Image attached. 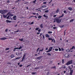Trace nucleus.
Listing matches in <instances>:
<instances>
[{
	"instance_id": "4d7b16f0",
	"label": "nucleus",
	"mask_w": 75,
	"mask_h": 75,
	"mask_svg": "<svg viewBox=\"0 0 75 75\" xmlns=\"http://www.w3.org/2000/svg\"><path fill=\"white\" fill-rule=\"evenodd\" d=\"M61 51H64V49L63 48H61Z\"/></svg>"
},
{
	"instance_id": "473e14b6",
	"label": "nucleus",
	"mask_w": 75,
	"mask_h": 75,
	"mask_svg": "<svg viewBox=\"0 0 75 75\" xmlns=\"http://www.w3.org/2000/svg\"><path fill=\"white\" fill-rule=\"evenodd\" d=\"M19 40L20 41H23V38H22V39H19Z\"/></svg>"
},
{
	"instance_id": "f8f14e48",
	"label": "nucleus",
	"mask_w": 75,
	"mask_h": 75,
	"mask_svg": "<svg viewBox=\"0 0 75 75\" xmlns=\"http://www.w3.org/2000/svg\"><path fill=\"white\" fill-rule=\"evenodd\" d=\"M16 17H17L16 16H14L13 17V20H16Z\"/></svg>"
},
{
	"instance_id": "9d476101",
	"label": "nucleus",
	"mask_w": 75,
	"mask_h": 75,
	"mask_svg": "<svg viewBox=\"0 0 75 75\" xmlns=\"http://www.w3.org/2000/svg\"><path fill=\"white\" fill-rule=\"evenodd\" d=\"M54 11H52L51 13H50V16H53L54 14Z\"/></svg>"
},
{
	"instance_id": "2eb2a0df",
	"label": "nucleus",
	"mask_w": 75,
	"mask_h": 75,
	"mask_svg": "<svg viewBox=\"0 0 75 75\" xmlns=\"http://www.w3.org/2000/svg\"><path fill=\"white\" fill-rule=\"evenodd\" d=\"M42 56H40L39 57H38L37 58V59H39V60H40V59H41V58H42Z\"/></svg>"
},
{
	"instance_id": "c9c22d12",
	"label": "nucleus",
	"mask_w": 75,
	"mask_h": 75,
	"mask_svg": "<svg viewBox=\"0 0 75 75\" xmlns=\"http://www.w3.org/2000/svg\"><path fill=\"white\" fill-rule=\"evenodd\" d=\"M36 0H35L34 1H33V3L34 4H35V2H36Z\"/></svg>"
},
{
	"instance_id": "49530a36",
	"label": "nucleus",
	"mask_w": 75,
	"mask_h": 75,
	"mask_svg": "<svg viewBox=\"0 0 75 75\" xmlns=\"http://www.w3.org/2000/svg\"><path fill=\"white\" fill-rule=\"evenodd\" d=\"M64 59H63L62 60V64H64Z\"/></svg>"
},
{
	"instance_id": "f257e3e1",
	"label": "nucleus",
	"mask_w": 75,
	"mask_h": 75,
	"mask_svg": "<svg viewBox=\"0 0 75 75\" xmlns=\"http://www.w3.org/2000/svg\"><path fill=\"white\" fill-rule=\"evenodd\" d=\"M64 17V14H62V16H60L59 17H56V18L54 19V23H55V21H56L57 23L59 24L61 22V20H62V19L59 18H61V17Z\"/></svg>"
},
{
	"instance_id": "69168bd1",
	"label": "nucleus",
	"mask_w": 75,
	"mask_h": 75,
	"mask_svg": "<svg viewBox=\"0 0 75 75\" xmlns=\"http://www.w3.org/2000/svg\"><path fill=\"white\" fill-rule=\"evenodd\" d=\"M31 66V64H29L27 66V67H30V66Z\"/></svg>"
},
{
	"instance_id": "680f3d73",
	"label": "nucleus",
	"mask_w": 75,
	"mask_h": 75,
	"mask_svg": "<svg viewBox=\"0 0 75 75\" xmlns=\"http://www.w3.org/2000/svg\"><path fill=\"white\" fill-rule=\"evenodd\" d=\"M63 12L64 13H66V11H64Z\"/></svg>"
},
{
	"instance_id": "e2e57ef3",
	"label": "nucleus",
	"mask_w": 75,
	"mask_h": 75,
	"mask_svg": "<svg viewBox=\"0 0 75 75\" xmlns=\"http://www.w3.org/2000/svg\"><path fill=\"white\" fill-rule=\"evenodd\" d=\"M49 74H50V72H47V75H49Z\"/></svg>"
},
{
	"instance_id": "cd10ccee",
	"label": "nucleus",
	"mask_w": 75,
	"mask_h": 75,
	"mask_svg": "<svg viewBox=\"0 0 75 75\" xmlns=\"http://www.w3.org/2000/svg\"><path fill=\"white\" fill-rule=\"evenodd\" d=\"M74 21V19H72L70 21V22L72 23V22H73V21Z\"/></svg>"
},
{
	"instance_id": "9b49d317",
	"label": "nucleus",
	"mask_w": 75,
	"mask_h": 75,
	"mask_svg": "<svg viewBox=\"0 0 75 75\" xmlns=\"http://www.w3.org/2000/svg\"><path fill=\"white\" fill-rule=\"evenodd\" d=\"M25 54H24L22 59V62H23V60H24V58H25Z\"/></svg>"
},
{
	"instance_id": "1a4fd4ad",
	"label": "nucleus",
	"mask_w": 75,
	"mask_h": 75,
	"mask_svg": "<svg viewBox=\"0 0 75 75\" xmlns=\"http://www.w3.org/2000/svg\"><path fill=\"white\" fill-rule=\"evenodd\" d=\"M41 8L42 7H40L39 8H38L37 9H36V10H38V11H40V12H41V11L40 10H41Z\"/></svg>"
},
{
	"instance_id": "338daca9",
	"label": "nucleus",
	"mask_w": 75,
	"mask_h": 75,
	"mask_svg": "<svg viewBox=\"0 0 75 75\" xmlns=\"http://www.w3.org/2000/svg\"><path fill=\"white\" fill-rule=\"evenodd\" d=\"M43 4H47L46 2H44L43 3Z\"/></svg>"
},
{
	"instance_id": "5701e85b",
	"label": "nucleus",
	"mask_w": 75,
	"mask_h": 75,
	"mask_svg": "<svg viewBox=\"0 0 75 75\" xmlns=\"http://www.w3.org/2000/svg\"><path fill=\"white\" fill-rule=\"evenodd\" d=\"M9 16L10 17H13V14L11 13H9Z\"/></svg>"
},
{
	"instance_id": "f03ea898",
	"label": "nucleus",
	"mask_w": 75,
	"mask_h": 75,
	"mask_svg": "<svg viewBox=\"0 0 75 75\" xmlns=\"http://www.w3.org/2000/svg\"><path fill=\"white\" fill-rule=\"evenodd\" d=\"M16 55H17V56H18V57H17L16 58V60H17V59H20V58H21V56H20L21 55V53L20 52L19 53L18 52H16Z\"/></svg>"
},
{
	"instance_id": "aec40b11",
	"label": "nucleus",
	"mask_w": 75,
	"mask_h": 75,
	"mask_svg": "<svg viewBox=\"0 0 75 75\" xmlns=\"http://www.w3.org/2000/svg\"><path fill=\"white\" fill-rule=\"evenodd\" d=\"M11 57L12 58H14V54H12L11 55Z\"/></svg>"
},
{
	"instance_id": "a211bd4d",
	"label": "nucleus",
	"mask_w": 75,
	"mask_h": 75,
	"mask_svg": "<svg viewBox=\"0 0 75 75\" xmlns=\"http://www.w3.org/2000/svg\"><path fill=\"white\" fill-rule=\"evenodd\" d=\"M45 37H46L49 38L50 37V35H48V34H46L45 35Z\"/></svg>"
},
{
	"instance_id": "6ab92c4d",
	"label": "nucleus",
	"mask_w": 75,
	"mask_h": 75,
	"mask_svg": "<svg viewBox=\"0 0 75 75\" xmlns=\"http://www.w3.org/2000/svg\"><path fill=\"white\" fill-rule=\"evenodd\" d=\"M72 9V8L71 7L68 8V10H70V11H71Z\"/></svg>"
},
{
	"instance_id": "4468645a",
	"label": "nucleus",
	"mask_w": 75,
	"mask_h": 75,
	"mask_svg": "<svg viewBox=\"0 0 75 75\" xmlns=\"http://www.w3.org/2000/svg\"><path fill=\"white\" fill-rule=\"evenodd\" d=\"M59 12V8H58L56 11V13L57 14V13H58V12Z\"/></svg>"
},
{
	"instance_id": "0eeeda50",
	"label": "nucleus",
	"mask_w": 75,
	"mask_h": 75,
	"mask_svg": "<svg viewBox=\"0 0 75 75\" xmlns=\"http://www.w3.org/2000/svg\"><path fill=\"white\" fill-rule=\"evenodd\" d=\"M69 69H70V71H71L69 73V75H72V74L73 73V70H71L72 68H71V67H69Z\"/></svg>"
},
{
	"instance_id": "774afa93",
	"label": "nucleus",
	"mask_w": 75,
	"mask_h": 75,
	"mask_svg": "<svg viewBox=\"0 0 75 75\" xmlns=\"http://www.w3.org/2000/svg\"><path fill=\"white\" fill-rule=\"evenodd\" d=\"M42 35V37H43V38H44V35Z\"/></svg>"
},
{
	"instance_id": "3c124183",
	"label": "nucleus",
	"mask_w": 75,
	"mask_h": 75,
	"mask_svg": "<svg viewBox=\"0 0 75 75\" xmlns=\"http://www.w3.org/2000/svg\"><path fill=\"white\" fill-rule=\"evenodd\" d=\"M34 17V16H30L29 18H32V17Z\"/></svg>"
},
{
	"instance_id": "39448f33",
	"label": "nucleus",
	"mask_w": 75,
	"mask_h": 75,
	"mask_svg": "<svg viewBox=\"0 0 75 75\" xmlns=\"http://www.w3.org/2000/svg\"><path fill=\"white\" fill-rule=\"evenodd\" d=\"M27 23H28V24L29 25H32V24H34V22H32L31 23H30V22H28L25 24V25H28V24Z\"/></svg>"
},
{
	"instance_id": "a878e982",
	"label": "nucleus",
	"mask_w": 75,
	"mask_h": 75,
	"mask_svg": "<svg viewBox=\"0 0 75 75\" xmlns=\"http://www.w3.org/2000/svg\"><path fill=\"white\" fill-rule=\"evenodd\" d=\"M61 68H62L63 69H65V68H66V66H62Z\"/></svg>"
},
{
	"instance_id": "393cba45",
	"label": "nucleus",
	"mask_w": 75,
	"mask_h": 75,
	"mask_svg": "<svg viewBox=\"0 0 75 75\" xmlns=\"http://www.w3.org/2000/svg\"><path fill=\"white\" fill-rule=\"evenodd\" d=\"M6 21L7 23H11V21H9L8 20H6Z\"/></svg>"
},
{
	"instance_id": "423d86ee",
	"label": "nucleus",
	"mask_w": 75,
	"mask_h": 75,
	"mask_svg": "<svg viewBox=\"0 0 75 75\" xmlns=\"http://www.w3.org/2000/svg\"><path fill=\"white\" fill-rule=\"evenodd\" d=\"M72 64V60H70L69 61L66 63V65H68Z\"/></svg>"
},
{
	"instance_id": "c03bdc74",
	"label": "nucleus",
	"mask_w": 75,
	"mask_h": 75,
	"mask_svg": "<svg viewBox=\"0 0 75 75\" xmlns=\"http://www.w3.org/2000/svg\"><path fill=\"white\" fill-rule=\"evenodd\" d=\"M5 32H8V29L7 28L5 30Z\"/></svg>"
},
{
	"instance_id": "6e6d98bb",
	"label": "nucleus",
	"mask_w": 75,
	"mask_h": 75,
	"mask_svg": "<svg viewBox=\"0 0 75 75\" xmlns=\"http://www.w3.org/2000/svg\"><path fill=\"white\" fill-rule=\"evenodd\" d=\"M56 16H57V15H54V16H53V17L54 18H55V17H56Z\"/></svg>"
},
{
	"instance_id": "e433bc0d",
	"label": "nucleus",
	"mask_w": 75,
	"mask_h": 75,
	"mask_svg": "<svg viewBox=\"0 0 75 75\" xmlns=\"http://www.w3.org/2000/svg\"><path fill=\"white\" fill-rule=\"evenodd\" d=\"M21 48H22V46H21L18 48V50H20V49H21Z\"/></svg>"
},
{
	"instance_id": "6e6552de",
	"label": "nucleus",
	"mask_w": 75,
	"mask_h": 75,
	"mask_svg": "<svg viewBox=\"0 0 75 75\" xmlns=\"http://www.w3.org/2000/svg\"><path fill=\"white\" fill-rule=\"evenodd\" d=\"M64 56L66 58H69V55L67 54H65Z\"/></svg>"
},
{
	"instance_id": "ddd939ff",
	"label": "nucleus",
	"mask_w": 75,
	"mask_h": 75,
	"mask_svg": "<svg viewBox=\"0 0 75 75\" xmlns=\"http://www.w3.org/2000/svg\"><path fill=\"white\" fill-rule=\"evenodd\" d=\"M40 27L41 28H43V23L41 24L40 25Z\"/></svg>"
},
{
	"instance_id": "864d4df0",
	"label": "nucleus",
	"mask_w": 75,
	"mask_h": 75,
	"mask_svg": "<svg viewBox=\"0 0 75 75\" xmlns=\"http://www.w3.org/2000/svg\"><path fill=\"white\" fill-rule=\"evenodd\" d=\"M52 68H53V69H54V68H55H55H56V66H54Z\"/></svg>"
},
{
	"instance_id": "412c9836",
	"label": "nucleus",
	"mask_w": 75,
	"mask_h": 75,
	"mask_svg": "<svg viewBox=\"0 0 75 75\" xmlns=\"http://www.w3.org/2000/svg\"><path fill=\"white\" fill-rule=\"evenodd\" d=\"M52 48H53V47H50L49 50H50V51H51V50H52Z\"/></svg>"
},
{
	"instance_id": "09e8293b",
	"label": "nucleus",
	"mask_w": 75,
	"mask_h": 75,
	"mask_svg": "<svg viewBox=\"0 0 75 75\" xmlns=\"http://www.w3.org/2000/svg\"><path fill=\"white\" fill-rule=\"evenodd\" d=\"M52 39L51 38H48V39L49 40H52Z\"/></svg>"
},
{
	"instance_id": "7ed1b4c3",
	"label": "nucleus",
	"mask_w": 75,
	"mask_h": 75,
	"mask_svg": "<svg viewBox=\"0 0 75 75\" xmlns=\"http://www.w3.org/2000/svg\"><path fill=\"white\" fill-rule=\"evenodd\" d=\"M7 12V10H4L0 11V13H1L2 14H6V13Z\"/></svg>"
},
{
	"instance_id": "58836bf2",
	"label": "nucleus",
	"mask_w": 75,
	"mask_h": 75,
	"mask_svg": "<svg viewBox=\"0 0 75 75\" xmlns=\"http://www.w3.org/2000/svg\"><path fill=\"white\" fill-rule=\"evenodd\" d=\"M9 17H10V16L8 15V16L7 17V19H8L9 20H10V19H9Z\"/></svg>"
},
{
	"instance_id": "20e7f679",
	"label": "nucleus",
	"mask_w": 75,
	"mask_h": 75,
	"mask_svg": "<svg viewBox=\"0 0 75 75\" xmlns=\"http://www.w3.org/2000/svg\"><path fill=\"white\" fill-rule=\"evenodd\" d=\"M39 28H37L35 29V30H36V31H38L39 32L38 33H37V34H38V35H39V34H40V32H41V29H39Z\"/></svg>"
},
{
	"instance_id": "13d9d810",
	"label": "nucleus",
	"mask_w": 75,
	"mask_h": 75,
	"mask_svg": "<svg viewBox=\"0 0 75 75\" xmlns=\"http://www.w3.org/2000/svg\"><path fill=\"white\" fill-rule=\"evenodd\" d=\"M39 69V67L35 68V69Z\"/></svg>"
},
{
	"instance_id": "ea45409f",
	"label": "nucleus",
	"mask_w": 75,
	"mask_h": 75,
	"mask_svg": "<svg viewBox=\"0 0 75 75\" xmlns=\"http://www.w3.org/2000/svg\"><path fill=\"white\" fill-rule=\"evenodd\" d=\"M48 12H49V10H48L45 11V13H48Z\"/></svg>"
},
{
	"instance_id": "bf43d9fd",
	"label": "nucleus",
	"mask_w": 75,
	"mask_h": 75,
	"mask_svg": "<svg viewBox=\"0 0 75 75\" xmlns=\"http://www.w3.org/2000/svg\"><path fill=\"white\" fill-rule=\"evenodd\" d=\"M36 74V73H35V72H33L32 73V74Z\"/></svg>"
},
{
	"instance_id": "5fc2aeb1",
	"label": "nucleus",
	"mask_w": 75,
	"mask_h": 75,
	"mask_svg": "<svg viewBox=\"0 0 75 75\" xmlns=\"http://www.w3.org/2000/svg\"><path fill=\"white\" fill-rule=\"evenodd\" d=\"M9 50V48H6V50Z\"/></svg>"
},
{
	"instance_id": "bb28decb",
	"label": "nucleus",
	"mask_w": 75,
	"mask_h": 75,
	"mask_svg": "<svg viewBox=\"0 0 75 75\" xmlns=\"http://www.w3.org/2000/svg\"><path fill=\"white\" fill-rule=\"evenodd\" d=\"M66 51L67 52H70V50L69 49H68Z\"/></svg>"
},
{
	"instance_id": "4be33fe9",
	"label": "nucleus",
	"mask_w": 75,
	"mask_h": 75,
	"mask_svg": "<svg viewBox=\"0 0 75 75\" xmlns=\"http://www.w3.org/2000/svg\"><path fill=\"white\" fill-rule=\"evenodd\" d=\"M44 17H46L47 19L48 18V16H47L45 15V14L44 15Z\"/></svg>"
},
{
	"instance_id": "a19ab883",
	"label": "nucleus",
	"mask_w": 75,
	"mask_h": 75,
	"mask_svg": "<svg viewBox=\"0 0 75 75\" xmlns=\"http://www.w3.org/2000/svg\"><path fill=\"white\" fill-rule=\"evenodd\" d=\"M55 50L56 51H58V49L56 48Z\"/></svg>"
},
{
	"instance_id": "8fccbe9b",
	"label": "nucleus",
	"mask_w": 75,
	"mask_h": 75,
	"mask_svg": "<svg viewBox=\"0 0 75 75\" xmlns=\"http://www.w3.org/2000/svg\"><path fill=\"white\" fill-rule=\"evenodd\" d=\"M19 67H23V65H22V64H20L19 65Z\"/></svg>"
},
{
	"instance_id": "c756f323",
	"label": "nucleus",
	"mask_w": 75,
	"mask_h": 75,
	"mask_svg": "<svg viewBox=\"0 0 75 75\" xmlns=\"http://www.w3.org/2000/svg\"><path fill=\"white\" fill-rule=\"evenodd\" d=\"M73 49H75V47L74 46H72V48L70 50H73Z\"/></svg>"
},
{
	"instance_id": "72a5a7b5",
	"label": "nucleus",
	"mask_w": 75,
	"mask_h": 75,
	"mask_svg": "<svg viewBox=\"0 0 75 75\" xmlns=\"http://www.w3.org/2000/svg\"><path fill=\"white\" fill-rule=\"evenodd\" d=\"M48 33L49 34H52V32H51L50 31L48 32Z\"/></svg>"
},
{
	"instance_id": "c85d7f7f",
	"label": "nucleus",
	"mask_w": 75,
	"mask_h": 75,
	"mask_svg": "<svg viewBox=\"0 0 75 75\" xmlns=\"http://www.w3.org/2000/svg\"><path fill=\"white\" fill-rule=\"evenodd\" d=\"M64 25H60L59 26V27H60V28H63V27H64Z\"/></svg>"
},
{
	"instance_id": "f704fd0d",
	"label": "nucleus",
	"mask_w": 75,
	"mask_h": 75,
	"mask_svg": "<svg viewBox=\"0 0 75 75\" xmlns=\"http://www.w3.org/2000/svg\"><path fill=\"white\" fill-rule=\"evenodd\" d=\"M47 55H48V56H51V54L49 53H47Z\"/></svg>"
},
{
	"instance_id": "052dcab7",
	"label": "nucleus",
	"mask_w": 75,
	"mask_h": 75,
	"mask_svg": "<svg viewBox=\"0 0 75 75\" xmlns=\"http://www.w3.org/2000/svg\"><path fill=\"white\" fill-rule=\"evenodd\" d=\"M65 32H66V30H65V31L64 32V35H65Z\"/></svg>"
},
{
	"instance_id": "2f4dec72",
	"label": "nucleus",
	"mask_w": 75,
	"mask_h": 75,
	"mask_svg": "<svg viewBox=\"0 0 75 75\" xmlns=\"http://www.w3.org/2000/svg\"><path fill=\"white\" fill-rule=\"evenodd\" d=\"M3 17L4 18H6V17H7V16L3 15Z\"/></svg>"
},
{
	"instance_id": "4c0bfd02",
	"label": "nucleus",
	"mask_w": 75,
	"mask_h": 75,
	"mask_svg": "<svg viewBox=\"0 0 75 75\" xmlns=\"http://www.w3.org/2000/svg\"><path fill=\"white\" fill-rule=\"evenodd\" d=\"M41 17H42V16H39L38 17V18H41Z\"/></svg>"
},
{
	"instance_id": "603ef678",
	"label": "nucleus",
	"mask_w": 75,
	"mask_h": 75,
	"mask_svg": "<svg viewBox=\"0 0 75 75\" xmlns=\"http://www.w3.org/2000/svg\"><path fill=\"white\" fill-rule=\"evenodd\" d=\"M43 50H44V48H42V50H40V51H42Z\"/></svg>"
},
{
	"instance_id": "0e129e2a",
	"label": "nucleus",
	"mask_w": 75,
	"mask_h": 75,
	"mask_svg": "<svg viewBox=\"0 0 75 75\" xmlns=\"http://www.w3.org/2000/svg\"><path fill=\"white\" fill-rule=\"evenodd\" d=\"M15 60H16V58L15 59H13V61H15Z\"/></svg>"
},
{
	"instance_id": "37998d69",
	"label": "nucleus",
	"mask_w": 75,
	"mask_h": 75,
	"mask_svg": "<svg viewBox=\"0 0 75 75\" xmlns=\"http://www.w3.org/2000/svg\"><path fill=\"white\" fill-rule=\"evenodd\" d=\"M51 51H50V50L49 49L48 50L47 52H46L48 53V52H50Z\"/></svg>"
},
{
	"instance_id": "de8ad7c7",
	"label": "nucleus",
	"mask_w": 75,
	"mask_h": 75,
	"mask_svg": "<svg viewBox=\"0 0 75 75\" xmlns=\"http://www.w3.org/2000/svg\"><path fill=\"white\" fill-rule=\"evenodd\" d=\"M53 28V29H57V27H54Z\"/></svg>"
},
{
	"instance_id": "f3484780",
	"label": "nucleus",
	"mask_w": 75,
	"mask_h": 75,
	"mask_svg": "<svg viewBox=\"0 0 75 75\" xmlns=\"http://www.w3.org/2000/svg\"><path fill=\"white\" fill-rule=\"evenodd\" d=\"M1 40H6V38H0Z\"/></svg>"
},
{
	"instance_id": "b1692460",
	"label": "nucleus",
	"mask_w": 75,
	"mask_h": 75,
	"mask_svg": "<svg viewBox=\"0 0 75 75\" xmlns=\"http://www.w3.org/2000/svg\"><path fill=\"white\" fill-rule=\"evenodd\" d=\"M6 21L7 23H11V21H9L8 20H6Z\"/></svg>"
},
{
	"instance_id": "7c9ffc66",
	"label": "nucleus",
	"mask_w": 75,
	"mask_h": 75,
	"mask_svg": "<svg viewBox=\"0 0 75 75\" xmlns=\"http://www.w3.org/2000/svg\"><path fill=\"white\" fill-rule=\"evenodd\" d=\"M46 5H43L41 7L42 8H45L46 7Z\"/></svg>"
},
{
	"instance_id": "79ce46f5",
	"label": "nucleus",
	"mask_w": 75,
	"mask_h": 75,
	"mask_svg": "<svg viewBox=\"0 0 75 75\" xmlns=\"http://www.w3.org/2000/svg\"><path fill=\"white\" fill-rule=\"evenodd\" d=\"M39 50H40V48H38L37 49V52H38V51H39Z\"/></svg>"
},
{
	"instance_id": "dca6fc26",
	"label": "nucleus",
	"mask_w": 75,
	"mask_h": 75,
	"mask_svg": "<svg viewBox=\"0 0 75 75\" xmlns=\"http://www.w3.org/2000/svg\"><path fill=\"white\" fill-rule=\"evenodd\" d=\"M52 42L53 41V42L54 43H55V39H52Z\"/></svg>"
},
{
	"instance_id": "a18cd8bd",
	"label": "nucleus",
	"mask_w": 75,
	"mask_h": 75,
	"mask_svg": "<svg viewBox=\"0 0 75 75\" xmlns=\"http://www.w3.org/2000/svg\"><path fill=\"white\" fill-rule=\"evenodd\" d=\"M58 48H59V51H61V48H60V47H59Z\"/></svg>"
}]
</instances>
